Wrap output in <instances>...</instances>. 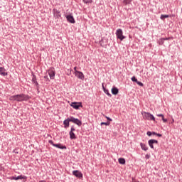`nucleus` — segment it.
I'll return each mask as SVG.
<instances>
[{"label": "nucleus", "instance_id": "obj_1", "mask_svg": "<svg viewBox=\"0 0 182 182\" xmlns=\"http://www.w3.org/2000/svg\"><path fill=\"white\" fill-rule=\"evenodd\" d=\"M29 95H26L25 94H20L11 96L9 100H11V102H26L29 100Z\"/></svg>", "mask_w": 182, "mask_h": 182}, {"label": "nucleus", "instance_id": "obj_2", "mask_svg": "<svg viewBox=\"0 0 182 182\" xmlns=\"http://www.w3.org/2000/svg\"><path fill=\"white\" fill-rule=\"evenodd\" d=\"M117 38L123 41V39H126V36H123V30L122 28H118L116 31Z\"/></svg>", "mask_w": 182, "mask_h": 182}, {"label": "nucleus", "instance_id": "obj_3", "mask_svg": "<svg viewBox=\"0 0 182 182\" xmlns=\"http://www.w3.org/2000/svg\"><path fill=\"white\" fill-rule=\"evenodd\" d=\"M144 119L145 120H153L154 122L156 120L154 116L149 112H144Z\"/></svg>", "mask_w": 182, "mask_h": 182}, {"label": "nucleus", "instance_id": "obj_4", "mask_svg": "<svg viewBox=\"0 0 182 182\" xmlns=\"http://www.w3.org/2000/svg\"><path fill=\"white\" fill-rule=\"evenodd\" d=\"M53 14L55 19H59L60 18L62 17V14H60V11H58V9H53Z\"/></svg>", "mask_w": 182, "mask_h": 182}, {"label": "nucleus", "instance_id": "obj_5", "mask_svg": "<svg viewBox=\"0 0 182 182\" xmlns=\"http://www.w3.org/2000/svg\"><path fill=\"white\" fill-rule=\"evenodd\" d=\"M76 131V129H75V127L74 126H72L71 127V129L70 131V139H71V140H75L76 139V135L75 134V132H75Z\"/></svg>", "mask_w": 182, "mask_h": 182}, {"label": "nucleus", "instance_id": "obj_6", "mask_svg": "<svg viewBox=\"0 0 182 182\" xmlns=\"http://www.w3.org/2000/svg\"><path fill=\"white\" fill-rule=\"evenodd\" d=\"M148 144L149 147H151L153 150H154V144H159V141L156 139H150L148 141Z\"/></svg>", "mask_w": 182, "mask_h": 182}, {"label": "nucleus", "instance_id": "obj_7", "mask_svg": "<svg viewBox=\"0 0 182 182\" xmlns=\"http://www.w3.org/2000/svg\"><path fill=\"white\" fill-rule=\"evenodd\" d=\"M48 75L50 79H55V75H56V73L55 72L54 68H50L48 70Z\"/></svg>", "mask_w": 182, "mask_h": 182}, {"label": "nucleus", "instance_id": "obj_8", "mask_svg": "<svg viewBox=\"0 0 182 182\" xmlns=\"http://www.w3.org/2000/svg\"><path fill=\"white\" fill-rule=\"evenodd\" d=\"M70 107H73V109H79V107H82V102H72L70 104Z\"/></svg>", "mask_w": 182, "mask_h": 182}, {"label": "nucleus", "instance_id": "obj_9", "mask_svg": "<svg viewBox=\"0 0 182 182\" xmlns=\"http://www.w3.org/2000/svg\"><path fill=\"white\" fill-rule=\"evenodd\" d=\"M75 76L78 77V79H80L81 80H83L85 79V75H83V73L80 71H75Z\"/></svg>", "mask_w": 182, "mask_h": 182}, {"label": "nucleus", "instance_id": "obj_10", "mask_svg": "<svg viewBox=\"0 0 182 182\" xmlns=\"http://www.w3.org/2000/svg\"><path fill=\"white\" fill-rule=\"evenodd\" d=\"M73 176L77 177L78 178H82V177H83V174L82 173V172L79 171H73Z\"/></svg>", "mask_w": 182, "mask_h": 182}, {"label": "nucleus", "instance_id": "obj_11", "mask_svg": "<svg viewBox=\"0 0 182 182\" xmlns=\"http://www.w3.org/2000/svg\"><path fill=\"white\" fill-rule=\"evenodd\" d=\"M66 19L68 22H70V23H75V18H73V16L72 15H68L66 16Z\"/></svg>", "mask_w": 182, "mask_h": 182}, {"label": "nucleus", "instance_id": "obj_12", "mask_svg": "<svg viewBox=\"0 0 182 182\" xmlns=\"http://www.w3.org/2000/svg\"><path fill=\"white\" fill-rule=\"evenodd\" d=\"M11 180H26V176L20 175L18 176H12Z\"/></svg>", "mask_w": 182, "mask_h": 182}, {"label": "nucleus", "instance_id": "obj_13", "mask_svg": "<svg viewBox=\"0 0 182 182\" xmlns=\"http://www.w3.org/2000/svg\"><path fill=\"white\" fill-rule=\"evenodd\" d=\"M53 146L57 147V149H60L61 150L66 149V146H63L61 144H53Z\"/></svg>", "mask_w": 182, "mask_h": 182}, {"label": "nucleus", "instance_id": "obj_14", "mask_svg": "<svg viewBox=\"0 0 182 182\" xmlns=\"http://www.w3.org/2000/svg\"><path fill=\"white\" fill-rule=\"evenodd\" d=\"M70 121L69 119V118H68L67 119H65L63 122V124H64V127L65 129H68V127H69Z\"/></svg>", "mask_w": 182, "mask_h": 182}, {"label": "nucleus", "instance_id": "obj_15", "mask_svg": "<svg viewBox=\"0 0 182 182\" xmlns=\"http://www.w3.org/2000/svg\"><path fill=\"white\" fill-rule=\"evenodd\" d=\"M0 75H1V76H7L8 73L5 72V68L1 67L0 68Z\"/></svg>", "mask_w": 182, "mask_h": 182}, {"label": "nucleus", "instance_id": "obj_16", "mask_svg": "<svg viewBox=\"0 0 182 182\" xmlns=\"http://www.w3.org/2000/svg\"><path fill=\"white\" fill-rule=\"evenodd\" d=\"M112 95H117L119 93V89L116 87H113L111 90Z\"/></svg>", "mask_w": 182, "mask_h": 182}, {"label": "nucleus", "instance_id": "obj_17", "mask_svg": "<svg viewBox=\"0 0 182 182\" xmlns=\"http://www.w3.org/2000/svg\"><path fill=\"white\" fill-rule=\"evenodd\" d=\"M141 149L144 150V151H147L149 150V147H147V145L143 143H140Z\"/></svg>", "mask_w": 182, "mask_h": 182}, {"label": "nucleus", "instance_id": "obj_18", "mask_svg": "<svg viewBox=\"0 0 182 182\" xmlns=\"http://www.w3.org/2000/svg\"><path fill=\"white\" fill-rule=\"evenodd\" d=\"M118 161H119V164H126V160L123 158H119L118 159Z\"/></svg>", "mask_w": 182, "mask_h": 182}, {"label": "nucleus", "instance_id": "obj_19", "mask_svg": "<svg viewBox=\"0 0 182 182\" xmlns=\"http://www.w3.org/2000/svg\"><path fill=\"white\" fill-rule=\"evenodd\" d=\"M104 92L109 96V97H112V94H110V92H109V90L104 88Z\"/></svg>", "mask_w": 182, "mask_h": 182}, {"label": "nucleus", "instance_id": "obj_20", "mask_svg": "<svg viewBox=\"0 0 182 182\" xmlns=\"http://www.w3.org/2000/svg\"><path fill=\"white\" fill-rule=\"evenodd\" d=\"M77 119V118H75V117H70L69 118V120H70V122H72V123H75V124Z\"/></svg>", "mask_w": 182, "mask_h": 182}, {"label": "nucleus", "instance_id": "obj_21", "mask_svg": "<svg viewBox=\"0 0 182 182\" xmlns=\"http://www.w3.org/2000/svg\"><path fill=\"white\" fill-rule=\"evenodd\" d=\"M77 119V118H75V117H70L69 118V120H70V122H72V123H75V124Z\"/></svg>", "mask_w": 182, "mask_h": 182}, {"label": "nucleus", "instance_id": "obj_22", "mask_svg": "<svg viewBox=\"0 0 182 182\" xmlns=\"http://www.w3.org/2000/svg\"><path fill=\"white\" fill-rule=\"evenodd\" d=\"M159 45H164V38H160L158 41Z\"/></svg>", "mask_w": 182, "mask_h": 182}, {"label": "nucleus", "instance_id": "obj_23", "mask_svg": "<svg viewBox=\"0 0 182 182\" xmlns=\"http://www.w3.org/2000/svg\"><path fill=\"white\" fill-rule=\"evenodd\" d=\"M75 124H77V126H82V121H80L79 119H77Z\"/></svg>", "mask_w": 182, "mask_h": 182}, {"label": "nucleus", "instance_id": "obj_24", "mask_svg": "<svg viewBox=\"0 0 182 182\" xmlns=\"http://www.w3.org/2000/svg\"><path fill=\"white\" fill-rule=\"evenodd\" d=\"M133 0H124V5H129V4H132Z\"/></svg>", "mask_w": 182, "mask_h": 182}, {"label": "nucleus", "instance_id": "obj_25", "mask_svg": "<svg viewBox=\"0 0 182 182\" xmlns=\"http://www.w3.org/2000/svg\"><path fill=\"white\" fill-rule=\"evenodd\" d=\"M170 16L168 15H166V14H162L161 15V19L164 20V19H166V18H169Z\"/></svg>", "mask_w": 182, "mask_h": 182}, {"label": "nucleus", "instance_id": "obj_26", "mask_svg": "<svg viewBox=\"0 0 182 182\" xmlns=\"http://www.w3.org/2000/svg\"><path fill=\"white\" fill-rule=\"evenodd\" d=\"M103 124H104L105 126H110V122H101V126H103Z\"/></svg>", "mask_w": 182, "mask_h": 182}, {"label": "nucleus", "instance_id": "obj_27", "mask_svg": "<svg viewBox=\"0 0 182 182\" xmlns=\"http://www.w3.org/2000/svg\"><path fill=\"white\" fill-rule=\"evenodd\" d=\"M84 4H92L93 2V0H82Z\"/></svg>", "mask_w": 182, "mask_h": 182}, {"label": "nucleus", "instance_id": "obj_28", "mask_svg": "<svg viewBox=\"0 0 182 182\" xmlns=\"http://www.w3.org/2000/svg\"><path fill=\"white\" fill-rule=\"evenodd\" d=\"M35 82H37L36 81V75L33 74L32 82L35 83Z\"/></svg>", "mask_w": 182, "mask_h": 182}, {"label": "nucleus", "instance_id": "obj_29", "mask_svg": "<svg viewBox=\"0 0 182 182\" xmlns=\"http://www.w3.org/2000/svg\"><path fill=\"white\" fill-rule=\"evenodd\" d=\"M131 80H132V82H136V83L138 82V80L136 79V77L133 76Z\"/></svg>", "mask_w": 182, "mask_h": 182}, {"label": "nucleus", "instance_id": "obj_30", "mask_svg": "<svg viewBox=\"0 0 182 182\" xmlns=\"http://www.w3.org/2000/svg\"><path fill=\"white\" fill-rule=\"evenodd\" d=\"M67 75L70 76V75H72V69L68 70Z\"/></svg>", "mask_w": 182, "mask_h": 182}, {"label": "nucleus", "instance_id": "obj_31", "mask_svg": "<svg viewBox=\"0 0 182 182\" xmlns=\"http://www.w3.org/2000/svg\"><path fill=\"white\" fill-rule=\"evenodd\" d=\"M34 85H36V87H39V83H38V81H36L33 82Z\"/></svg>", "mask_w": 182, "mask_h": 182}, {"label": "nucleus", "instance_id": "obj_32", "mask_svg": "<svg viewBox=\"0 0 182 182\" xmlns=\"http://www.w3.org/2000/svg\"><path fill=\"white\" fill-rule=\"evenodd\" d=\"M136 83L139 85V86H144L143 82H141L140 81H138Z\"/></svg>", "mask_w": 182, "mask_h": 182}, {"label": "nucleus", "instance_id": "obj_33", "mask_svg": "<svg viewBox=\"0 0 182 182\" xmlns=\"http://www.w3.org/2000/svg\"><path fill=\"white\" fill-rule=\"evenodd\" d=\"M48 143H49L50 144H51L52 146H53V144H55L53 143V141H52V140H49V141H48Z\"/></svg>", "mask_w": 182, "mask_h": 182}, {"label": "nucleus", "instance_id": "obj_34", "mask_svg": "<svg viewBox=\"0 0 182 182\" xmlns=\"http://www.w3.org/2000/svg\"><path fill=\"white\" fill-rule=\"evenodd\" d=\"M145 159H146V160H149V159H150V155H149V154H146V155L145 156Z\"/></svg>", "mask_w": 182, "mask_h": 182}, {"label": "nucleus", "instance_id": "obj_35", "mask_svg": "<svg viewBox=\"0 0 182 182\" xmlns=\"http://www.w3.org/2000/svg\"><path fill=\"white\" fill-rule=\"evenodd\" d=\"M164 123H167V119H164V117H162Z\"/></svg>", "mask_w": 182, "mask_h": 182}, {"label": "nucleus", "instance_id": "obj_36", "mask_svg": "<svg viewBox=\"0 0 182 182\" xmlns=\"http://www.w3.org/2000/svg\"><path fill=\"white\" fill-rule=\"evenodd\" d=\"M146 134H147V136H151L152 132L149 131V132H147Z\"/></svg>", "mask_w": 182, "mask_h": 182}, {"label": "nucleus", "instance_id": "obj_37", "mask_svg": "<svg viewBox=\"0 0 182 182\" xmlns=\"http://www.w3.org/2000/svg\"><path fill=\"white\" fill-rule=\"evenodd\" d=\"M158 117H164V114H157Z\"/></svg>", "mask_w": 182, "mask_h": 182}, {"label": "nucleus", "instance_id": "obj_38", "mask_svg": "<svg viewBox=\"0 0 182 182\" xmlns=\"http://www.w3.org/2000/svg\"><path fill=\"white\" fill-rule=\"evenodd\" d=\"M106 119L109 121V122H112V119L110 117H106Z\"/></svg>", "mask_w": 182, "mask_h": 182}, {"label": "nucleus", "instance_id": "obj_39", "mask_svg": "<svg viewBox=\"0 0 182 182\" xmlns=\"http://www.w3.org/2000/svg\"><path fill=\"white\" fill-rule=\"evenodd\" d=\"M171 38L168 37V38H164V41H170Z\"/></svg>", "mask_w": 182, "mask_h": 182}, {"label": "nucleus", "instance_id": "obj_40", "mask_svg": "<svg viewBox=\"0 0 182 182\" xmlns=\"http://www.w3.org/2000/svg\"><path fill=\"white\" fill-rule=\"evenodd\" d=\"M77 67H75V68H74V70H75V75H76V72H77Z\"/></svg>", "mask_w": 182, "mask_h": 182}, {"label": "nucleus", "instance_id": "obj_41", "mask_svg": "<svg viewBox=\"0 0 182 182\" xmlns=\"http://www.w3.org/2000/svg\"><path fill=\"white\" fill-rule=\"evenodd\" d=\"M152 134H153L154 136H157V132H152Z\"/></svg>", "mask_w": 182, "mask_h": 182}, {"label": "nucleus", "instance_id": "obj_42", "mask_svg": "<svg viewBox=\"0 0 182 182\" xmlns=\"http://www.w3.org/2000/svg\"><path fill=\"white\" fill-rule=\"evenodd\" d=\"M156 136H158V137H162V134H157Z\"/></svg>", "mask_w": 182, "mask_h": 182}, {"label": "nucleus", "instance_id": "obj_43", "mask_svg": "<svg viewBox=\"0 0 182 182\" xmlns=\"http://www.w3.org/2000/svg\"><path fill=\"white\" fill-rule=\"evenodd\" d=\"M13 152H14V153H16V154H18V152L17 151V149H14V150L13 151Z\"/></svg>", "mask_w": 182, "mask_h": 182}, {"label": "nucleus", "instance_id": "obj_44", "mask_svg": "<svg viewBox=\"0 0 182 182\" xmlns=\"http://www.w3.org/2000/svg\"><path fill=\"white\" fill-rule=\"evenodd\" d=\"M44 79H47V80H49V78H48V75L44 76Z\"/></svg>", "mask_w": 182, "mask_h": 182}, {"label": "nucleus", "instance_id": "obj_45", "mask_svg": "<svg viewBox=\"0 0 182 182\" xmlns=\"http://www.w3.org/2000/svg\"><path fill=\"white\" fill-rule=\"evenodd\" d=\"M102 86L103 90H105V89H106V88L105 87V85L103 83H102Z\"/></svg>", "mask_w": 182, "mask_h": 182}, {"label": "nucleus", "instance_id": "obj_46", "mask_svg": "<svg viewBox=\"0 0 182 182\" xmlns=\"http://www.w3.org/2000/svg\"><path fill=\"white\" fill-rule=\"evenodd\" d=\"M171 123H174V119H172V122H171Z\"/></svg>", "mask_w": 182, "mask_h": 182}]
</instances>
